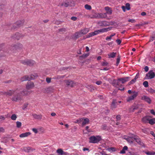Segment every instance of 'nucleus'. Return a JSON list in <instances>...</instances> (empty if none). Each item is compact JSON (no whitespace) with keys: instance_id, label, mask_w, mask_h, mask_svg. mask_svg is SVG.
Returning a JSON list of instances; mask_svg holds the SVG:
<instances>
[{"instance_id":"f257e3e1","label":"nucleus","mask_w":155,"mask_h":155,"mask_svg":"<svg viewBox=\"0 0 155 155\" xmlns=\"http://www.w3.org/2000/svg\"><path fill=\"white\" fill-rule=\"evenodd\" d=\"M112 27H109L107 28H104L100 30L96 31L93 32H91L89 33L88 35H87L86 38H89L92 36L97 35L99 34L100 32H104L108 31L111 30Z\"/></svg>"},{"instance_id":"f03ea898","label":"nucleus","mask_w":155,"mask_h":155,"mask_svg":"<svg viewBox=\"0 0 155 155\" xmlns=\"http://www.w3.org/2000/svg\"><path fill=\"white\" fill-rule=\"evenodd\" d=\"M18 89L15 90H10L7 91H6L3 92L2 94L7 97L12 96V95L16 94L18 93Z\"/></svg>"},{"instance_id":"7ed1b4c3","label":"nucleus","mask_w":155,"mask_h":155,"mask_svg":"<svg viewBox=\"0 0 155 155\" xmlns=\"http://www.w3.org/2000/svg\"><path fill=\"white\" fill-rule=\"evenodd\" d=\"M25 20L24 19H21L16 21L13 24L12 27V29H15L17 28L21 27L23 25L24 23Z\"/></svg>"},{"instance_id":"20e7f679","label":"nucleus","mask_w":155,"mask_h":155,"mask_svg":"<svg viewBox=\"0 0 155 155\" xmlns=\"http://www.w3.org/2000/svg\"><path fill=\"white\" fill-rule=\"evenodd\" d=\"M90 143H98L101 139L100 136H92L89 138Z\"/></svg>"},{"instance_id":"39448f33","label":"nucleus","mask_w":155,"mask_h":155,"mask_svg":"<svg viewBox=\"0 0 155 155\" xmlns=\"http://www.w3.org/2000/svg\"><path fill=\"white\" fill-rule=\"evenodd\" d=\"M38 76L37 74H31L29 76H25L22 77L21 80L22 81L28 80L30 81L31 80H33L36 78Z\"/></svg>"},{"instance_id":"423d86ee","label":"nucleus","mask_w":155,"mask_h":155,"mask_svg":"<svg viewBox=\"0 0 155 155\" xmlns=\"http://www.w3.org/2000/svg\"><path fill=\"white\" fill-rule=\"evenodd\" d=\"M21 63L23 64L29 66H32L35 64V62L31 60H25L21 61Z\"/></svg>"},{"instance_id":"0eeeda50","label":"nucleus","mask_w":155,"mask_h":155,"mask_svg":"<svg viewBox=\"0 0 155 155\" xmlns=\"http://www.w3.org/2000/svg\"><path fill=\"white\" fill-rule=\"evenodd\" d=\"M23 46L21 44L16 45L11 47V50L12 52H15L16 51H20L22 49Z\"/></svg>"},{"instance_id":"6e6552de","label":"nucleus","mask_w":155,"mask_h":155,"mask_svg":"<svg viewBox=\"0 0 155 155\" xmlns=\"http://www.w3.org/2000/svg\"><path fill=\"white\" fill-rule=\"evenodd\" d=\"M18 93L16 94H14L13 97L11 98L12 101L17 102L21 99V97L20 95V91L18 89Z\"/></svg>"},{"instance_id":"1a4fd4ad","label":"nucleus","mask_w":155,"mask_h":155,"mask_svg":"<svg viewBox=\"0 0 155 155\" xmlns=\"http://www.w3.org/2000/svg\"><path fill=\"white\" fill-rule=\"evenodd\" d=\"M155 76V74L152 70L150 71L146 75L145 79H151Z\"/></svg>"},{"instance_id":"9d476101","label":"nucleus","mask_w":155,"mask_h":155,"mask_svg":"<svg viewBox=\"0 0 155 155\" xmlns=\"http://www.w3.org/2000/svg\"><path fill=\"white\" fill-rule=\"evenodd\" d=\"M132 95L128 97L127 99V102H130L131 101L134 100L137 96L138 95V93L137 92L133 91Z\"/></svg>"},{"instance_id":"9b49d317","label":"nucleus","mask_w":155,"mask_h":155,"mask_svg":"<svg viewBox=\"0 0 155 155\" xmlns=\"http://www.w3.org/2000/svg\"><path fill=\"white\" fill-rule=\"evenodd\" d=\"M25 36V35L24 34L17 32L16 33L12 36V38L13 39H19V38H23Z\"/></svg>"},{"instance_id":"f8f14e48","label":"nucleus","mask_w":155,"mask_h":155,"mask_svg":"<svg viewBox=\"0 0 155 155\" xmlns=\"http://www.w3.org/2000/svg\"><path fill=\"white\" fill-rule=\"evenodd\" d=\"M64 82L66 85L71 87H74L76 84V83L74 82L73 81L70 80H65Z\"/></svg>"},{"instance_id":"ddd939ff","label":"nucleus","mask_w":155,"mask_h":155,"mask_svg":"<svg viewBox=\"0 0 155 155\" xmlns=\"http://www.w3.org/2000/svg\"><path fill=\"white\" fill-rule=\"evenodd\" d=\"M100 25L103 26H109L111 24V23L106 21H101L98 22Z\"/></svg>"},{"instance_id":"4468645a","label":"nucleus","mask_w":155,"mask_h":155,"mask_svg":"<svg viewBox=\"0 0 155 155\" xmlns=\"http://www.w3.org/2000/svg\"><path fill=\"white\" fill-rule=\"evenodd\" d=\"M118 105V104L117 100L116 99H113L111 105V108L114 109L117 108Z\"/></svg>"},{"instance_id":"2eb2a0df","label":"nucleus","mask_w":155,"mask_h":155,"mask_svg":"<svg viewBox=\"0 0 155 155\" xmlns=\"http://www.w3.org/2000/svg\"><path fill=\"white\" fill-rule=\"evenodd\" d=\"M56 152L58 153V155H68L69 153L63 151L61 149H58L56 150Z\"/></svg>"},{"instance_id":"dca6fc26","label":"nucleus","mask_w":155,"mask_h":155,"mask_svg":"<svg viewBox=\"0 0 155 155\" xmlns=\"http://www.w3.org/2000/svg\"><path fill=\"white\" fill-rule=\"evenodd\" d=\"M150 118V117L149 116H146L142 118V121L143 123H149Z\"/></svg>"},{"instance_id":"f3484780","label":"nucleus","mask_w":155,"mask_h":155,"mask_svg":"<svg viewBox=\"0 0 155 155\" xmlns=\"http://www.w3.org/2000/svg\"><path fill=\"white\" fill-rule=\"evenodd\" d=\"M141 99L144 100L149 104H150L151 103V100L150 97L147 96L143 95Z\"/></svg>"},{"instance_id":"a211bd4d","label":"nucleus","mask_w":155,"mask_h":155,"mask_svg":"<svg viewBox=\"0 0 155 155\" xmlns=\"http://www.w3.org/2000/svg\"><path fill=\"white\" fill-rule=\"evenodd\" d=\"M34 86V83L32 82H30L26 85V88L27 90H29L32 88Z\"/></svg>"},{"instance_id":"6ab92c4d","label":"nucleus","mask_w":155,"mask_h":155,"mask_svg":"<svg viewBox=\"0 0 155 155\" xmlns=\"http://www.w3.org/2000/svg\"><path fill=\"white\" fill-rule=\"evenodd\" d=\"M112 84L115 87H117L119 85V82L118 79L117 80H114L112 83Z\"/></svg>"},{"instance_id":"aec40b11","label":"nucleus","mask_w":155,"mask_h":155,"mask_svg":"<svg viewBox=\"0 0 155 155\" xmlns=\"http://www.w3.org/2000/svg\"><path fill=\"white\" fill-rule=\"evenodd\" d=\"M139 105H137L134 106H132L130 107L129 109V111L130 112H133L135 110L137 109L139 107Z\"/></svg>"},{"instance_id":"412c9836","label":"nucleus","mask_w":155,"mask_h":155,"mask_svg":"<svg viewBox=\"0 0 155 155\" xmlns=\"http://www.w3.org/2000/svg\"><path fill=\"white\" fill-rule=\"evenodd\" d=\"M134 140L139 145H142L143 144V143L141 141L140 138L137 136L134 137Z\"/></svg>"},{"instance_id":"4be33fe9","label":"nucleus","mask_w":155,"mask_h":155,"mask_svg":"<svg viewBox=\"0 0 155 155\" xmlns=\"http://www.w3.org/2000/svg\"><path fill=\"white\" fill-rule=\"evenodd\" d=\"M129 77H127L125 78H122L118 79L119 81H120L122 84L124 83L125 82L128 81Z\"/></svg>"},{"instance_id":"5701e85b","label":"nucleus","mask_w":155,"mask_h":155,"mask_svg":"<svg viewBox=\"0 0 155 155\" xmlns=\"http://www.w3.org/2000/svg\"><path fill=\"white\" fill-rule=\"evenodd\" d=\"M31 134V133L29 132H27L21 134L19 137H20L22 138L27 137Z\"/></svg>"},{"instance_id":"b1692460","label":"nucleus","mask_w":155,"mask_h":155,"mask_svg":"<svg viewBox=\"0 0 155 155\" xmlns=\"http://www.w3.org/2000/svg\"><path fill=\"white\" fill-rule=\"evenodd\" d=\"M105 10L107 11L106 14L111 15L112 13V11L111 9L108 7H106L105 8Z\"/></svg>"},{"instance_id":"393cba45","label":"nucleus","mask_w":155,"mask_h":155,"mask_svg":"<svg viewBox=\"0 0 155 155\" xmlns=\"http://www.w3.org/2000/svg\"><path fill=\"white\" fill-rule=\"evenodd\" d=\"M31 92V91H28L26 90H23L22 91H20L21 94L24 95H28L30 94Z\"/></svg>"},{"instance_id":"a878e982","label":"nucleus","mask_w":155,"mask_h":155,"mask_svg":"<svg viewBox=\"0 0 155 155\" xmlns=\"http://www.w3.org/2000/svg\"><path fill=\"white\" fill-rule=\"evenodd\" d=\"M33 117L36 119H41L42 117V115L41 114L37 115L36 114H32Z\"/></svg>"},{"instance_id":"bb28decb","label":"nucleus","mask_w":155,"mask_h":155,"mask_svg":"<svg viewBox=\"0 0 155 155\" xmlns=\"http://www.w3.org/2000/svg\"><path fill=\"white\" fill-rule=\"evenodd\" d=\"M89 31V29L88 28H85L82 30H81L80 31L82 35L84 34H86Z\"/></svg>"},{"instance_id":"cd10ccee","label":"nucleus","mask_w":155,"mask_h":155,"mask_svg":"<svg viewBox=\"0 0 155 155\" xmlns=\"http://www.w3.org/2000/svg\"><path fill=\"white\" fill-rule=\"evenodd\" d=\"M98 18H104L107 17V15L106 13H99Z\"/></svg>"},{"instance_id":"c85d7f7f","label":"nucleus","mask_w":155,"mask_h":155,"mask_svg":"<svg viewBox=\"0 0 155 155\" xmlns=\"http://www.w3.org/2000/svg\"><path fill=\"white\" fill-rule=\"evenodd\" d=\"M5 5L2 4H0V17L2 16L3 13L2 11L4 8Z\"/></svg>"},{"instance_id":"c756f323","label":"nucleus","mask_w":155,"mask_h":155,"mask_svg":"<svg viewBox=\"0 0 155 155\" xmlns=\"http://www.w3.org/2000/svg\"><path fill=\"white\" fill-rule=\"evenodd\" d=\"M74 37L75 38H77L81 37L82 35L80 31L76 32L74 34Z\"/></svg>"},{"instance_id":"7c9ffc66","label":"nucleus","mask_w":155,"mask_h":155,"mask_svg":"<svg viewBox=\"0 0 155 155\" xmlns=\"http://www.w3.org/2000/svg\"><path fill=\"white\" fill-rule=\"evenodd\" d=\"M116 54V53L115 52H111L110 54H108L109 58H114Z\"/></svg>"},{"instance_id":"2f4dec72","label":"nucleus","mask_w":155,"mask_h":155,"mask_svg":"<svg viewBox=\"0 0 155 155\" xmlns=\"http://www.w3.org/2000/svg\"><path fill=\"white\" fill-rule=\"evenodd\" d=\"M89 122V120L88 118H85L84 119V120L82 123V125L84 126L85 125L88 124Z\"/></svg>"},{"instance_id":"473e14b6","label":"nucleus","mask_w":155,"mask_h":155,"mask_svg":"<svg viewBox=\"0 0 155 155\" xmlns=\"http://www.w3.org/2000/svg\"><path fill=\"white\" fill-rule=\"evenodd\" d=\"M64 75H57L53 78V79H54L59 80L61 78H64Z\"/></svg>"},{"instance_id":"72a5a7b5","label":"nucleus","mask_w":155,"mask_h":155,"mask_svg":"<svg viewBox=\"0 0 155 155\" xmlns=\"http://www.w3.org/2000/svg\"><path fill=\"white\" fill-rule=\"evenodd\" d=\"M148 123L151 125H152L155 124V118L150 119V118Z\"/></svg>"},{"instance_id":"f704fd0d","label":"nucleus","mask_w":155,"mask_h":155,"mask_svg":"<svg viewBox=\"0 0 155 155\" xmlns=\"http://www.w3.org/2000/svg\"><path fill=\"white\" fill-rule=\"evenodd\" d=\"M128 149V147L127 146H124L122 150L120 151V153L121 154H124L125 153V151L127 150Z\"/></svg>"},{"instance_id":"c9c22d12","label":"nucleus","mask_w":155,"mask_h":155,"mask_svg":"<svg viewBox=\"0 0 155 155\" xmlns=\"http://www.w3.org/2000/svg\"><path fill=\"white\" fill-rule=\"evenodd\" d=\"M145 153L148 155H155V152L153 151L145 152Z\"/></svg>"},{"instance_id":"e433bc0d","label":"nucleus","mask_w":155,"mask_h":155,"mask_svg":"<svg viewBox=\"0 0 155 155\" xmlns=\"http://www.w3.org/2000/svg\"><path fill=\"white\" fill-rule=\"evenodd\" d=\"M124 139H125L128 143H133L132 139L129 137H127L126 138H125Z\"/></svg>"},{"instance_id":"4c0bfd02","label":"nucleus","mask_w":155,"mask_h":155,"mask_svg":"<svg viewBox=\"0 0 155 155\" xmlns=\"http://www.w3.org/2000/svg\"><path fill=\"white\" fill-rule=\"evenodd\" d=\"M84 8L88 10H90L91 9V6L88 4L85 5L84 6Z\"/></svg>"},{"instance_id":"58836bf2","label":"nucleus","mask_w":155,"mask_h":155,"mask_svg":"<svg viewBox=\"0 0 155 155\" xmlns=\"http://www.w3.org/2000/svg\"><path fill=\"white\" fill-rule=\"evenodd\" d=\"M98 14L99 13H95L90 18H98Z\"/></svg>"},{"instance_id":"ea45409f","label":"nucleus","mask_w":155,"mask_h":155,"mask_svg":"<svg viewBox=\"0 0 155 155\" xmlns=\"http://www.w3.org/2000/svg\"><path fill=\"white\" fill-rule=\"evenodd\" d=\"M17 116L15 114H13L11 117V119L13 120H15L17 118Z\"/></svg>"},{"instance_id":"a19ab883","label":"nucleus","mask_w":155,"mask_h":155,"mask_svg":"<svg viewBox=\"0 0 155 155\" xmlns=\"http://www.w3.org/2000/svg\"><path fill=\"white\" fill-rule=\"evenodd\" d=\"M87 87L90 89L91 91L94 90V87L92 85H88L87 86Z\"/></svg>"},{"instance_id":"79ce46f5","label":"nucleus","mask_w":155,"mask_h":155,"mask_svg":"<svg viewBox=\"0 0 155 155\" xmlns=\"http://www.w3.org/2000/svg\"><path fill=\"white\" fill-rule=\"evenodd\" d=\"M21 126V122L19 121H17L16 122V127L18 128L20 127Z\"/></svg>"},{"instance_id":"37998d69","label":"nucleus","mask_w":155,"mask_h":155,"mask_svg":"<svg viewBox=\"0 0 155 155\" xmlns=\"http://www.w3.org/2000/svg\"><path fill=\"white\" fill-rule=\"evenodd\" d=\"M108 63L105 61L104 62H102L101 65L102 66H107L108 65Z\"/></svg>"},{"instance_id":"c03bdc74","label":"nucleus","mask_w":155,"mask_h":155,"mask_svg":"<svg viewBox=\"0 0 155 155\" xmlns=\"http://www.w3.org/2000/svg\"><path fill=\"white\" fill-rule=\"evenodd\" d=\"M143 85L145 87H147L148 86V83L147 81H145L143 83Z\"/></svg>"},{"instance_id":"a18cd8bd","label":"nucleus","mask_w":155,"mask_h":155,"mask_svg":"<svg viewBox=\"0 0 155 155\" xmlns=\"http://www.w3.org/2000/svg\"><path fill=\"white\" fill-rule=\"evenodd\" d=\"M59 31L61 33L64 32L66 31V29L64 28H62L59 29Z\"/></svg>"},{"instance_id":"49530a36","label":"nucleus","mask_w":155,"mask_h":155,"mask_svg":"<svg viewBox=\"0 0 155 155\" xmlns=\"http://www.w3.org/2000/svg\"><path fill=\"white\" fill-rule=\"evenodd\" d=\"M61 5L65 7H68L69 5V4L68 2H64L62 3Z\"/></svg>"},{"instance_id":"de8ad7c7","label":"nucleus","mask_w":155,"mask_h":155,"mask_svg":"<svg viewBox=\"0 0 155 155\" xmlns=\"http://www.w3.org/2000/svg\"><path fill=\"white\" fill-rule=\"evenodd\" d=\"M88 55L89 54H84L80 56V57L85 58H87Z\"/></svg>"},{"instance_id":"09e8293b","label":"nucleus","mask_w":155,"mask_h":155,"mask_svg":"<svg viewBox=\"0 0 155 155\" xmlns=\"http://www.w3.org/2000/svg\"><path fill=\"white\" fill-rule=\"evenodd\" d=\"M125 7L127 10H130V4L129 3H126Z\"/></svg>"},{"instance_id":"8fccbe9b","label":"nucleus","mask_w":155,"mask_h":155,"mask_svg":"<svg viewBox=\"0 0 155 155\" xmlns=\"http://www.w3.org/2000/svg\"><path fill=\"white\" fill-rule=\"evenodd\" d=\"M51 78L47 77L46 78V81L48 83H49L51 82Z\"/></svg>"},{"instance_id":"3c124183","label":"nucleus","mask_w":155,"mask_h":155,"mask_svg":"<svg viewBox=\"0 0 155 155\" xmlns=\"http://www.w3.org/2000/svg\"><path fill=\"white\" fill-rule=\"evenodd\" d=\"M115 35V33H113L111 34V35L106 37V39H111L112 37L114 36Z\"/></svg>"},{"instance_id":"603ef678","label":"nucleus","mask_w":155,"mask_h":155,"mask_svg":"<svg viewBox=\"0 0 155 155\" xmlns=\"http://www.w3.org/2000/svg\"><path fill=\"white\" fill-rule=\"evenodd\" d=\"M120 57H118L117 59V62H116V66L118 65L119 63L120 62Z\"/></svg>"},{"instance_id":"864d4df0","label":"nucleus","mask_w":155,"mask_h":155,"mask_svg":"<svg viewBox=\"0 0 155 155\" xmlns=\"http://www.w3.org/2000/svg\"><path fill=\"white\" fill-rule=\"evenodd\" d=\"M136 80V79H135L134 78V79L133 80H131L130 81V82L129 83V84H133L135 82Z\"/></svg>"},{"instance_id":"5fc2aeb1","label":"nucleus","mask_w":155,"mask_h":155,"mask_svg":"<svg viewBox=\"0 0 155 155\" xmlns=\"http://www.w3.org/2000/svg\"><path fill=\"white\" fill-rule=\"evenodd\" d=\"M31 148L29 147H25L24 148V150L26 152H29V150H30Z\"/></svg>"},{"instance_id":"6e6d98bb","label":"nucleus","mask_w":155,"mask_h":155,"mask_svg":"<svg viewBox=\"0 0 155 155\" xmlns=\"http://www.w3.org/2000/svg\"><path fill=\"white\" fill-rule=\"evenodd\" d=\"M116 118L117 121H119L121 119V116L120 115H117L116 117Z\"/></svg>"},{"instance_id":"4d7b16f0","label":"nucleus","mask_w":155,"mask_h":155,"mask_svg":"<svg viewBox=\"0 0 155 155\" xmlns=\"http://www.w3.org/2000/svg\"><path fill=\"white\" fill-rule=\"evenodd\" d=\"M116 42L118 45H120L121 43V41L120 39H117L116 40Z\"/></svg>"},{"instance_id":"13d9d810","label":"nucleus","mask_w":155,"mask_h":155,"mask_svg":"<svg viewBox=\"0 0 155 155\" xmlns=\"http://www.w3.org/2000/svg\"><path fill=\"white\" fill-rule=\"evenodd\" d=\"M5 131V129L3 127H0V133H3Z\"/></svg>"},{"instance_id":"bf43d9fd","label":"nucleus","mask_w":155,"mask_h":155,"mask_svg":"<svg viewBox=\"0 0 155 155\" xmlns=\"http://www.w3.org/2000/svg\"><path fill=\"white\" fill-rule=\"evenodd\" d=\"M149 91L152 93H155V90L152 88H150L149 89Z\"/></svg>"},{"instance_id":"052dcab7","label":"nucleus","mask_w":155,"mask_h":155,"mask_svg":"<svg viewBox=\"0 0 155 155\" xmlns=\"http://www.w3.org/2000/svg\"><path fill=\"white\" fill-rule=\"evenodd\" d=\"M77 17H71V20H73L74 21H75L76 20H77Z\"/></svg>"},{"instance_id":"680f3d73","label":"nucleus","mask_w":155,"mask_h":155,"mask_svg":"<svg viewBox=\"0 0 155 155\" xmlns=\"http://www.w3.org/2000/svg\"><path fill=\"white\" fill-rule=\"evenodd\" d=\"M84 119V118H80L78 119V123H80L81 122L83 121Z\"/></svg>"},{"instance_id":"e2e57ef3","label":"nucleus","mask_w":155,"mask_h":155,"mask_svg":"<svg viewBox=\"0 0 155 155\" xmlns=\"http://www.w3.org/2000/svg\"><path fill=\"white\" fill-rule=\"evenodd\" d=\"M32 131L35 134H37L38 132L36 128H33Z\"/></svg>"},{"instance_id":"0e129e2a","label":"nucleus","mask_w":155,"mask_h":155,"mask_svg":"<svg viewBox=\"0 0 155 155\" xmlns=\"http://www.w3.org/2000/svg\"><path fill=\"white\" fill-rule=\"evenodd\" d=\"M137 136H135V135H134L133 134H131V135H130V136H129V137L130 138H131L132 139L133 138L134 139V137H136Z\"/></svg>"},{"instance_id":"69168bd1","label":"nucleus","mask_w":155,"mask_h":155,"mask_svg":"<svg viewBox=\"0 0 155 155\" xmlns=\"http://www.w3.org/2000/svg\"><path fill=\"white\" fill-rule=\"evenodd\" d=\"M28 105V104H24V106H23V110H24V109L26 108L27 107Z\"/></svg>"},{"instance_id":"338daca9","label":"nucleus","mask_w":155,"mask_h":155,"mask_svg":"<svg viewBox=\"0 0 155 155\" xmlns=\"http://www.w3.org/2000/svg\"><path fill=\"white\" fill-rule=\"evenodd\" d=\"M96 83L97 85H99L102 83V82L101 81H97L96 82Z\"/></svg>"},{"instance_id":"774afa93","label":"nucleus","mask_w":155,"mask_h":155,"mask_svg":"<svg viewBox=\"0 0 155 155\" xmlns=\"http://www.w3.org/2000/svg\"><path fill=\"white\" fill-rule=\"evenodd\" d=\"M144 69L145 71L146 72H147L148 71V70H149V68H148V67L147 66H146L145 67Z\"/></svg>"}]
</instances>
